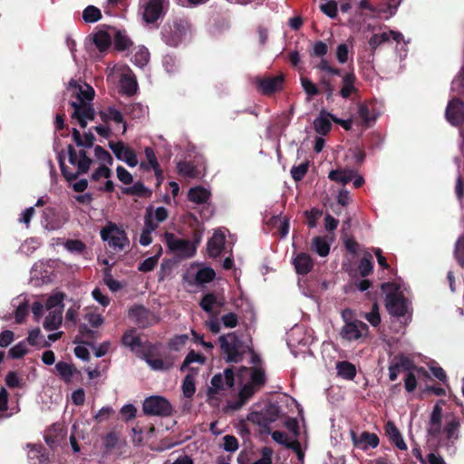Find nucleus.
Masks as SVG:
<instances>
[{"instance_id":"obj_15","label":"nucleus","mask_w":464,"mask_h":464,"mask_svg":"<svg viewBox=\"0 0 464 464\" xmlns=\"http://www.w3.org/2000/svg\"><path fill=\"white\" fill-rule=\"evenodd\" d=\"M351 436L354 447L363 450H366L369 448L375 449L380 442L378 436L375 433H371L369 431L362 432L359 437L354 431H352Z\"/></svg>"},{"instance_id":"obj_37","label":"nucleus","mask_w":464,"mask_h":464,"mask_svg":"<svg viewBox=\"0 0 464 464\" xmlns=\"http://www.w3.org/2000/svg\"><path fill=\"white\" fill-rule=\"evenodd\" d=\"M459 427V420L455 416L451 417V419L447 421L444 427V432L446 433L447 439L450 440H458Z\"/></svg>"},{"instance_id":"obj_3","label":"nucleus","mask_w":464,"mask_h":464,"mask_svg":"<svg viewBox=\"0 0 464 464\" xmlns=\"http://www.w3.org/2000/svg\"><path fill=\"white\" fill-rule=\"evenodd\" d=\"M101 237L108 242L109 246L116 251H122L129 246V238L126 232L116 224L110 222L101 230Z\"/></svg>"},{"instance_id":"obj_63","label":"nucleus","mask_w":464,"mask_h":464,"mask_svg":"<svg viewBox=\"0 0 464 464\" xmlns=\"http://www.w3.org/2000/svg\"><path fill=\"white\" fill-rule=\"evenodd\" d=\"M454 255L459 265L464 267V236L460 237L456 242Z\"/></svg>"},{"instance_id":"obj_36","label":"nucleus","mask_w":464,"mask_h":464,"mask_svg":"<svg viewBox=\"0 0 464 464\" xmlns=\"http://www.w3.org/2000/svg\"><path fill=\"white\" fill-rule=\"evenodd\" d=\"M93 43L100 52H105L111 44V37L105 31H99L93 35Z\"/></svg>"},{"instance_id":"obj_11","label":"nucleus","mask_w":464,"mask_h":464,"mask_svg":"<svg viewBox=\"0 0 464 464\" xmlns=\"http://www.w3.org/2000/svg\"><path fill=\"white\" fill-rule=\"evenodd\" d=\"M109 148L119 160L124 161L129 167H135L139 161L134 150L127 146L123 141H109Z\"/></svg>"},{"instance_id":"obj_5","label":"nucleus","mask_w":464,"mask_h":464,"mask_svg":"<svg viewBox=\"0 0 464 464\" xmlns=\"http://www.w3.org/2000/svg\"><path fill=\"white\" fill-rule=\"evenodd\" d=\"M165 240L169 250L181 257L189 258L196 254L197 247L194 244L188 240L178 238L173 233L166 232Z\"/></svg>"},{"instance_id":"obj_60","label":"nucleus","mask_w":464,"mask_h":464,"mask_svg":"<svg viewBox=\"0 0 464 464\" xmlns=\"http://www.w3.org/2000/svg\"><path fill=\"white\" fill-rule=\"evenodd\" d=\"M161 34H162V39L163 41L169 45V46H172V47H176L179 42H180V37L179 35L178 34H173L169 30H168L166 27L163 28L162 32H161Z\"/></svg>"},{"instance_id":"obj_61","label":"nucleus","mask_w":464,"mask_h":464,"mask_svg":"<svg viewBox=\"0 0 464 464\" xmlns=\"http://www.w3.org/2000/svg\"><path fill=\"white\" fill-rule=\"evenodd\" d=\"M358 115L362 123L369 125L372 121H375V117L372 116L371 111L366 104H360L358 107Z\"/></svg>"},{"instance_id":"obj_6","label":"nucleus","mask_w":464,"mask_h":464,"mask_svg":"<svg viewBox=\"0 0 464 464\" xmlns=\"http://www.w3.org/2000/svg\"><path fill=\"white\" fill-rule=\"evenodd\" d=\"M339 335L347 342L359 341L369 335V326L361 320L349 322L348 324H344L341 328Z\"/></svg>"},{"instance_id":"obj_42","label":"nucleus","mask_w":464,"mask_h":464,"mask_svg":"<svg viewBox=\"0 0 464 464\" xmlns=\"http://www.w3.org/2000/svg\"><path fill=\"white\" fill-rule=\"evenodd\" d=\"M214 305L221 306L222 303L218 301L217 296L213 293L206 294L199 302L201 309L208 314L213 312Z\"/></svg>"},{"instance_id":"obj_44","label":"nucleus","mask_w":464,"mask_h":464,"mask_svg":"<svg viewBox=\"0 0 464 464\" xmlns=\"http://www.w3.org/2000/svg\"><path fill=\"white\" fill-rule=\"evenodd\" d=\"M101 18L102 12L94 5H88L82 12V19L87 24L95 23Z\"/></svg>"},{"instance_id":"obj_45","label":"nucleus","mask_w":464,"mask_h":464,"mask_svg":"<svg viewBox=\"0 0 464 464\" xmlns=\"http://www.w3.org/2000/svg\"><path fill=\"white\" fill-rule=\"evenodd\" d=\"M177 169L179 175L187 178H196L197 169L195 165L189 161H179L177 165Z\"/></svg>"},{"instance_id":"obj_20","label":"nucleus","mask_w":464,"mask_h":464,"mask_svg":"<svg viewBox=\"0 0 464 464\" xmlns=\"http://www.w3.org/2000/svg\"><path fill=\"white\" fill-rule=\"evenodd\" d=\"M79 335L75 336L73 343L92 346V342L98 338V332L88 327L86 324L78 326Z\"/></svg>"},{"instance_id":"obj_54","label":"nucleus","mask_w":464,"mask_h":464,"mask_svg":"<svg viewBox=\"0 0 464 464\" xmlns=\"http://www.w3.org/2000/svg\"><path fill=\"white\" fill-rule=\"evenodd\" d=\"M309 168V162H303L298 166H294L291 169V176L295 181H301L306 175Z\"/></svg>"},{"instance_id":"obj_22","label":"nucleus","mask_w":464,"mask_h":464,"mask_svg":"<svg viewBox=\"0 0 464 464\" xmlns=\"http://www.w3.org/2000/svg\"><path fill=\"white\" fill-rule=\"evenodd\" d=\"M385 432L394 445L401 450H406L407 445L396 425L392 421L385 424Z\"/></svg>"},{"instance_id":"obj_14","label":"nucleus","mask_w":464,"mask_h":464,"mask_svg":"<svg viewBox=\"0 0 464 464\" xmlns=\"http://www.w3.org/2000/svg\"><path fill=\"white\" fill-rule=\"evenodd\" d=\"M283 75L265 76L256 79L257 88L264 95H271L280 91L283 88Z\"/></svg>"},{"instance_id":"obj_46","label":"nucleus","mask_w":464,"mask_h":464,"mask_svg":"<svg viewBox=\"0 0 464 464\" xmlns=\"http://www.w3.org/2000/svg\"><path fill=\"white\" fill-rule=\"evenodd\" d=\"M182 392L186 398H191L196 392L193 373H188L182 382Z\"/></svg>"},{"instance_id":"obj_31","label":"nucleus","mask_w":464,"mask_h":464,"mask_svg":"<svg viewBox=\"0 0 464 464\" xmlns=\"http://www.w3.org/2000/svg\"><path fill=\"white\" fill-rule=\"evenodd\" d=\"M28 447H31L28 459L33 464H43L48 460V454L43 445H28Z\"/></svg>"},{"instance_id":"obj_17","label":"nucleus","mask_w":464,"mask_h":464,"mask_svg":"<svg viewBox=\"0 0 464 464\" xmlns=\"http://www.w3.org/2000/svg\"><path fill=\"white\" fill-rule=\"evenodd\" d=\"M295 272L298 275H307L314 267V261L309 254L301 252L298 253L293 260Z\"/></svg>"},{"instance_id":"obj_8","label":"nucleus","mask_w":464,"mask_h":464,"mask_svg":"<svg viewBox=\"0 0 464 464\" xmlns=\"http://www.w3.org/2000/svg\"><path fill=\"white\" fill-rule=\"evenodd\" d=\"M67 150L69 162L77 167V171L72 172V174L76 175L77 179L80 175L86 174L89 171L92 160L87 156V152L84 150H80L77 152L72 144L67 146Z\"/></svg>"},{"instance_id":"obj_62","label":"nucleus","mask_w":464,"mask_h":464,"mask_svg":"<svg viewBox=\"0 0 464 464\" xmlns=\"http://www.w3.org/2000/svg\"><path fill=\"white\" fill-rule=\"evenodd\" d=\"M94 155L102 162H105L108 165H112L113 163L111 155L100 145L95 146Z\"/></svg>"},{"instance_id":"obj_39","label":"nucleus","mask_w":464,"mask_h":464,"mask_svg":"<svg viewBox=\"0 0 464 464\" xmlns=\"http://www.w3.org/2000/svg\"><path fill=\"white\" fill-rule=\"evenodd\" d=\"M161 253L162 248L160 246L159 251L153 256L148 257L139 264L138 270L142 273L152 271L157 266L160 256H161Z\"/></svg>"},{"instance_id":"obj_50","label":"nucleus","mask_w":464,"mask_h":464,"mask_svg":"<svg viewBox=\"0 0 464 464\" xmlns=\"http://www.w3.org/2000/svg\"><path fill=\"white\" fill-rule=\"evenodd\" d=\"M121 86L124 93L133 95L137 91L138 83L135 78L125 75L121 81Z\"/></svg>"},{"instance_id":"obj_21","label":"nucleus","mask_w":464,"mask_h":464,"mask_svg":"<svg viewBox=\"0 0 464 464\" xmlns=\"http://www.w3.org/2000/svg\"><path fill=\"white\" fill-rule=\"evenodd\" d=\"M258 391L251 385L245 383L238 392V399L230 404L232 410L241 409Z\"/></svg>"},{"instance_id":"obj_47","label":"nucleus","mask_w":464,"mask_h":464,"mask_svg":"<svg viewBox=\"0 0 464 464\" xmlns=\"http://www.w3.org/2000/svg\"><path fill=\"white\" fill-rule=\"evenodd\" d=\"M389 41L390 35L388 33L384 32L382 34H374L373 35H372V37L368 40V44L371 48L372 53H374V52L379 46Z\"/></svg>"},{"instance_id":"obj_51","label":"nucleus","mask_w":464,"mask_h":464,"mask_svg":"<svg viewBox=\"0 0 464 464\" xmlns=\"http://www.w3.org/2000/svg\"><path fill=\"white\" fill-rule=\"evenodd\" d=\"M188 334H178L172 337L169 342V348L172 351H180L188 341Z\"/></svg>"},{"instance_id":"obj_23","label":"nucleus","mask_w":464,"mask_h":464,"mask_svg":"<svg viewBox=\"0 0 464 464\" xmlns=\"http://www.w3.org/2000/svg\"><path fill=\"white\" fill-rule=\"evenodd\" d=\"M72 138L77 147L92 148L93 146L95 137L92 131L85 132L83 137L81 132L76 129H72Z\"/></svg>"},{"instance_id":"obj_18","label":"nucleus","mask_w":464,"mask_h":464,"mask_svg":"<svg viewBox=\"0 0 464 464\" xmlns=\"http://www.w3.org/2000/svg\"><path fill=\"white\" fill-rule=\"evenodd\" d=\"M225 235L221 232H215L207 243V249L210 257L216 258L220 256L225 246Z\"/></svg>"},{"instance_id":"obj_10","label":"nucleus","mask_w":464,"mask_h":464,"mask_svg":"<svg viewBox=\"0 0 464 464\" xmlns=\"http://www.w3.org/2000/svg\"><path fill=\"white\" fill-rule=\"evenodd\" d=\"M129 317L140 328H147L158 322L154 313L143 305H134L130 308Z\"/></svg>"},{"instance_id":"obj_28","label":"nucleus","mask_w":464,"mask_h":464,"mask_svg":"<svg viewBox=\"0 0 464 464\" xmlns=\"http://www.w3.org/2000/svg\"><path fill=\"white\" fill-rule=\"evenodd\" d=\"M70 87L75 90L76 101H85L90 102L94 97V90L92 86L86 85V89L83 90L78 82L72 79L69 82Z\"/></svg>"},{"instance_id":"obj_27","label":"nucleus","mask_w":464,"mask_h":464,"mask_svg":"<svg viewBox=\"0 0 464 464\" xmlns=\"http://www.w3.org/2000/svg\"><path fill=\"white\" fill-rule=\"evenodd\" d=\"M70 105L73 108L71 118L72 120H75L78 123L92 107L91 102L85 101H72L70 102Z\"/></svg>"},{"instance_id":"obj_33","label":"nucleus","mask_w":464,"mask_h":464,"mask_svg":"<svg viewBox=\"0 0 464 464\" xmlns=\"http://www.w3.org/2000/svg\"><path fill=\"white\" fill-rule=\"evenodd\" d=\"M311 249L318 256L324 257L330 252V244L324 237H314L312 240Z\"/></svg>"},{"instance_id":"obj_52","label":"nucleus","mask_w":464,"mask_h":464,"mask_svg":"<svg viewBox=\"0 0 464 464\" xmlns=\"http://www.w3.org/2000/svg\"><path fill=\"white\" fill-rule=\"evenodd\" d=\"M57 160H58L59 167H60V169H61V172H62V175L63 176V178L69 182L75 180L76 175L72 174V172H71L69 170L68 167L66 166V164L64 162L63 150H62L61 152L58 153Z\"/></svg>"},{"instance_id":"obj_29","label":"nucleus","mask_w":464,"mask_h":464,"mask_svg":"<svg viewBox=\"0 0 464 464\" xmlns=\"http://www.w3.org/2000/svg\"><path fill=\"white\" fill-rule=\"evenodd\" d=\"M100 118L103 122H108L109 121H113L116 123H123V130L124 133L127 130L126 123L123 121L122 113L115 109L114 107H109L106 111H101L99 112Z\"/></svg>"},{"instance_id":"obj_12","label":"nucleus","mask_w":464,"mask_h":464,"mask_svg":"<svg viewBox=\"0 0 464 464\" xmlns=\"http://www.w3.org/2000/svg\"><path fill=\"white\" fill-rule=\"evenodd\" d=\"M445 118L452 126H460L464 121V102L459 98L451 99L447 105Z\"/></svg>"},{"instance_id":"obj_16","label":"nucleus","mask_w":464,"mask_h":464,"mask_svg":"<svg viewBox=\"0 0 464 464\" xmlns=\"http://www.w3.org/2000/svg\"><path fill=\"white\" fill-rule=\"evenodd\" d=\"M164 0H149L144 6L143 19L148 24L155 23L163 14Z\"/></svg>"},{"instance_id":"obj_41","label":"nucleus","mask_w":464,"mask_h":464,"mask_svg":"<svg viewBox=\"0 0 464 464\" xmlns=\"http://www.w3.org/2000/svg\"><path fill=\"white\" fill-rule=\"evenodd\" d=\"M55 369L64 382H71L72 377L75 371L72 365L60 361L55 364Z\"/></svg>"},{"instance_id":"obj_26","label":"nucleus","mask_w":464,"mask_h":464,"mask_svg":"<svg viewBox=\"0 0 464 464\" xmlns=\"http://www.w3.org/2000/svg\"><path fill=\"white\" fill-rule=\"evenodd\" d=\"M250 379L247 384L260 391L266 382V377L264 369L260 367H251Z\"/></svg>"},{"instance_id":"obj_57","label":"nucleus","mask_w":464,"mask_h":464,"mask_svg":"<svg viewBox=\"0 0 464 464\" xmlns=\"http://www.w3.org/2000/svg\"><path fill=\"white\" fill-rule=\"evenodd\" d=\"M150 61V53L146 48H141L135 53L133 63L140 68L144 67Z\"/></svg>"},{"instance_id":"obj_56","label":"nucleus","mask_w":464,"mask_h":464,"mask_svg":"<svg viewBox=\"0 0 464 464\" xmlns=\"http://www.w3.org/2000/svg\"><path fill=\"white\" fill-rule=\"evenodd\" d=\"M301 85L309 96H316L320 93L319 87L307 77H301Z\"/></svg>"},{"instance_id":"obj_24","label":"nucleus","mask_w":464,"mask_h":464,"mask_svg":"<svg viewBox=\"0 0 464 464\" xmlns=\"http://www.w3.org/2000/svg\"><path fill=\"white\" fill-rule=\"evenodd\" d=\"M210 196V192L201 186L193 187L188 192V200L196 204L207 203Z\"/></svg>"},{"instance_id":"obj_7","label":"nucleus","mask_w":464,"mask_h":464,"mask_svg":"<svg viewBox=\"0 0 464 464\" xmlns=\"http://www.w3.org/2000/svg\"><path fill=\"white\" fill-rule=\"evenodd\" d=\"M280 415V408L269 403L262 411H253L247 415V420L260 427L266 428L275 422Z\"/></svg>"},{"instance_id":"obj_40","label":"nucleus","mask_w":464,"mask_h":464,"mask_svg":"<svg viewBox=\"0 0 464 464\" xmlns=\"http://www.w3.org/2000/svg\"><path fill=\"white\" fill-rule=\"evenodd\" d=\"M144 153L147 159V162L141 161L140 163V168L144 171H150L151 168H157L158 164L160 163L157 160L154 150L151 147H146Z\"/></svg>"},{"instance_id":"obj_30","label":"nucleus","mask_w":464,"mask_h":464,"mask_svg":"<svg viewBox=\"0 0 464 464\" xmlns=\"http://www.w3.org/2000/svg\"><path fill=\"white\" fill-rule=\"evenodd\" d=\"M135 334L136 329L130 328L127 330L121 337L122 344L127 347H130L132 352L136 351L137 348L142 346L140 337L136 335Z\"/></svg>"},{"instance_id":"obj_4","label":"nucleus","mask_w":464,"mask_h":464,"mask_svg":"<svg viewBox=\"0 0 464 464\" xmlns=\"http://www.w3.org/2000/svg\"><path fill=\"white\" fill-rule=\"evenodd\" d=\"M142 410L145 415L169 417L173 413V407L163 396L154 395L144 400Z\"/></svg>"},{"instance_id":"obj_49","label":"nucleus","mask_w":464,"mask_h":464,"mask_svg":"<svg viewBox=\"0 0 464 464\" xmlns=\"http://www.w3.org/2000/svg\"><path fill=\"white\" fill-rule=\"evenodd\" d=\"M65 295L63 293L58 292L48 297L45 307L47 310L52 311L54 309H62L63 308V301L64 299Z\"/></svg>"},{"instance_id":"obj_34","label":"nucleus","mask_w":464,"mask_h":464,"mask_svg":"<svg viewBox=\"0 0 464 464\" xmlns=\"http://www.w3.org/2000/svg\"><path fill=\"white\" fill-rule=\"evenodd\" d=\"M113 40L114 48L119 52L128 50L133 44V42L126 33L121 30H116Z\"/></svg>"},{"instance_id":"obj_48","label":"nucleus","mask_w":464,"mask_h":464,"mask_svg":"<svg viewBox=\"0 0 464 464\" xmlns=\"http://www.w3.org/2000/svg\"><path fill=\"white\" fill-rule=\"evenodd\" d=\"M149 192V189L140 181L135 182L130 187L122 188V193L125 195L143 197Z\"/></svg>"},{"instance_id":"obj_19","label":"nucleus","mask_w":464,"mask_h":464,"mask_svg":"<svg viewBox=\"0 0 464 464\" xmlns=\"http://www.w3.org/2000/svg\"><path fill=\"white\" fill-rule=\"evenodd\" d=\"M330 115L333 114L327 112L325 110H322L319 116L314 121V129L318 134L325 136L331 131L332 120Z\"/></svg>"},{"instance_id":"obj_53","label":"nucleus","mask_w":464,"mask_h":464,"mask_svg":"<svg viewBox=\"0 0 464 464\" xmlns=\"http://www.w3.org/2000/svg\"><path fill=\"white\" fill-rule=\"evenodd\" d=\"M393 361L399 366L401 371L403 370L406 371L407 372H411V370L417 369L413 362L409 357L404 356L402 354L395 356Z\"/></svg>"},{"instance_id":"obj_9","label":"nucleus","mask_w":464,"mask_h":464,"mask_svg":"<svg viewBox=\"0 0 464 464\" xmlns=\"http://www.w3.org/2000/svg\"><path fill=\"white\" fill-rule=\"evenodd\" d=\"M385 306L389 314L396 317H402L407 313V299L398 292L397 288L385 296Z\"/></svg>"},{"instance_id":"obj_58","label":"nucleus","mask_w":464,"mask_h":464,"mask_svg":"<svg viewBox=\"0 0 464 464\" xmlns=\"http://www.w3.org/2000/svg\"><path fill=\"white\" fill-rule=\"evenodd\" d=\"M304 215L307 218V225L309 226V227L313 228L316 227L317 220L323 215V210L316 208H313L311 210L305 211Z\"/></svg>"},{"instance_id":"obj_55","label":"nucleus","mask_w":464,"mask_h":464,"mask_svg":"<svg viewBox=\"0 0 464 464\" xmlns=\"http://www.w3.org/2000/svg\"><path fill=\"white\" fill-rule=\"evenodd\" d=\"M124 111L132 119H140L144 115L145 109L140 103H133L125 106Z\"/></svg>"},{"instance_id":"obj_32","label":"nucleus","mask_w":464,"mask_h":464,"mask_svg":"<svg viewBox=\"0 0 464 464\" xmlns=\"http://www.w3.org/2000/svg\"><path fill=\"white\" fill-rule=\"evenodd\" d=\"M62 324V309L49 312L44 322V328L47 331L56 330Z\"/></svg>"},{"instance_id":"obj_38","label":"nucleus","mask_w":464,"mask_h":464,"mask_svg":"<svg viewBox=\"0 0 464 464\" xmlns=\"http://www.w3.org/2000/svg\"><path fill=\"white\" fill-rule=\"evenodd\" d=\"M358 270L362 277H366L372 274L373 270V258L370 253H365L360 260Z\"/></svg>"},{"instance_id":"obj_64","label":"nucleus","mask_w":464,"mask_h":464,"mask_svg":"<svg viewBox=\"0 0 464 464\" xmlns=\"http://www.w3.org/2000/svg\"><path fill=\"white\" fill-rule=\"evenodd\" d=\"M238 440L233 435H226L223 438V449L227 452H234L238 449Z\"/></svg>"},{"instance_id":"obj_2","label":"nucleus","mask_w":464,"mask_h":464,"mask_svg":"<svg viewBox=\"0 0 464 464\" xmlns=\"http://www.w3.org/2000/svg\"><path fill=\"white\" fill-rule=\"evenodd\" d=\"M220 349L226 356L227 362H239L246 353L244 342L239 339L236 333H228L218 337Z\"/></svg>"},{"instance_id":"obj_59","label":"nucleus","mask_w":464,"mask_h":464,"mask_svg":"<svg viewBox=\"0 0 464 464\" xmlns=\"http://www.w3.org/2000/svg\"><path fill=\"white\" fill-rule=\"evenodd\" d=\"M28 352L26 344L24 342H20L14 345L9 350V355L13 359H20L24 357Z\"/></svg>"},{"instance_id":"obj_35","label":"nucleus","mask_w":464,"mask_h":464,"mask_svg":"<svg viewBox=\"0 0 464 464\" xmlns=\"http://www.w3.org/2000/svg\"><path fill=\"white\" fill-rule=\"evenodd\" d=\"M336 369L338 375L346 380H353L356 375L355 366L348 361L338 362L336 364Z\"/></svg>"},{"instance_id":"obj_25","label":"nucleus","mask_w":464,"mask_h":464,"mask_svg":"<svg viewBox=\"0 0 464 464\" xmlns=\"http://www.w3.org/2000/svg\"><path fill=\"white\" fill-rule=\"evenodd\" d=\"M356 171L353 169H334L329 172L328 178L337 183L346 185L355 177Z\"/></svg>"},{"instance_id":"obj_1","label":"nucleus","mask_w":464,"mask_h":464,"mask_svg":"<svg viewBox=\"0 0 464 464\" xmlns=\"http://www.w3.org/2000/svg\"><path fill=\"white\" fill-rule=\"evenodd\" d=\"M315 68L319 72V85L325 93L327 101H333V97L336 91L337 79L342 78V87L339 95L343 99H348L352 94L357 93L358 89L355 87L356 76L353 71H344L331 64L326 59H322Z\"/></svg>"},{"instance_id":"obj_43","label":"nucleus","mask_w":464,"mask_h":464,"mask_svg":"<svg viewBox=\"0 0 464 464\" xmlns=\"http://www.w3.org/2000/svg\"><path fill=\"white\" fill-rule=\"evenodd\" d=\"M216 277V273L211 267L200 268L195 275V281L198 284H208L212 282Z\"/></svg>"},{"instance_id":"obj_13","label":"nucleus","mask_w":464,"mask_h":464,"mask_svg":"<svg viewBox=\"0 0 464 464\" xmlns=\"http://www.w3.org/2000/svg\"><path fill=\"white\" fill-rule=\"evenodd\" d=\"M235 383V374L233 368H227L224 374L217 373L211 379V387L208 388V394H218L224 389L226 385L228 389L232 388Z\"/></svg>"}]
</instances>
